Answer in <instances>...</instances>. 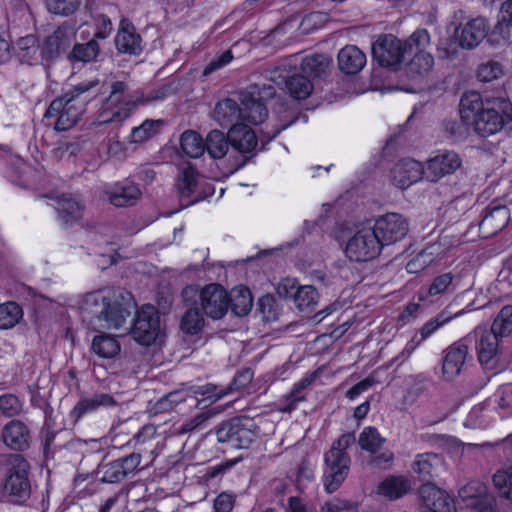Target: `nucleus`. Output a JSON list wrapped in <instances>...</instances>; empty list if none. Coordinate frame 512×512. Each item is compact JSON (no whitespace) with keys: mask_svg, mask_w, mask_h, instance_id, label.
Instances as JSON below:
<instances>
[{"mask_svg":"<svg viewBox=\"0 0 512 512\" xmlns=\"http://www.w3.org/2000/svg\"><path fill=\"white\" fill-rule=\"evenodd\" d=\"M450 319H452V316H448L446 315V313H441L434 319H431L428 322H426L419 331L420 338L417 340L413 338L410 342H408L404 349L395 358L391 360V363H404L422 341L430 337L440 327L449 322Z\"/></svg>","mask_w":512,"mask_h":512,"instance_id":"nucleus-26","label":"nucleus"},{"mask_svg":"<svg viewBox=\"0 0 512 512\" xmlns=\"http://www.w3.org/2000/svg\"><path fill=\"white\" fill-rule=\"evenodd\" d=\"M243 92L246 94H250V96L256 98V100L262 103L269 99H272L276 94L275 88L272 85L267 84H252Z\"/></svg>","mask_w":512,"mask_h":512,"instance_id":"nucleus-60","label":"nucleus"},{"mask_svg":"<svg viewBox=\"0 0 512 512\" xmlns=\"http://www.w3.org/2000/svg\"><path fill=\"white\" fill-rule=\"evenodd\" d=\"M305 388V382H300L294 385L291 392L286 396V404L280 408L282 412H291L296 409L297 404L304 400L302 393Z\"/></svg>","mask_w":512,"mask_h":512,"instance_id":"nucleus-62","label":"nucleus"},{"mask_svg":"<svg viewBox=\"0 0 512 512\" xmlns=\"http://www.w3.org/2000/svg\"><path fill=\"white\" fill-rule=\"evenodd\" d=\"M287 88L295 99H306L313 91L311 80L304 76L295 74L289 78Z\"/></svg>","mask_w":512,"mask_h":512,"instance_id":"nucleus-49","label":"nucleus"},{"mask_svg":"<svg viewBox=\"0 0 512 512\" xmlns=\"http://www.w3.org/2000/svg\"><path fill=\"white\" fill-rule=\"evenodd\" d=\"M403 44L407 54L425 51L430 44V34L426 29H418Z\"/></svg>","mask_w":512,"mask_h":512,"instance_id":"nucleus-56","label":"nucleus"},{"mask_svg":"<svg viewBox=\"0 0 512 512\" xmlns=\"http://www.w3.org/2000/svg\"><path fill=\"white\" fill-rule=\"evenodd\" d=\"M141 455L131 453L128 456L104 464L101 468L102 481L106 483H117L122 481L128 474L134 472L140 465Z\"/></svg>","mask_w":512,"mask_h":512,"instance_id":"nucleus-20","label":"nucleus"},{"mask_svg":"<svg viewBox=\"0 0 512 512\" xmlns=\"http://www.w3.org/2000/svg\"><path fill=\"white\" fill-rule=\"evenodd\" d=\"M203 312L212 319H221L229 310L228 292L220 284H209L200 293Z\"/></svg>","mask_w":512,"mask_h":512,"instance_id":"nucleus-15","label":"nucleus"},{"mask_svg":"<svg viewBox=\"0 0 512 512\" xmlns=\"http://www.w3.org/2000/svg\"><path fill=\"white\" fill-rule=\"evenodd\" d=\"M91 349L99 357L111 359L120 353L121 346L114 336L102 333L93 338Z\"/></svg>","mask_w":512,"mask_h":512,"instance_id":"nucleus-39","label":"nucleus"},{"mask_svg":"<svg viewBox=\"0 0 512 512\" xmlns=\"http://www.w3.org/2000/svg\"><path fill=\"white\" fill-rule=\"evenodd\" d=\"M424 175L425 169L423 164L414 159H402L391 170V180L400 189L410 187L422 179Z\"/></svg>","mask_w":512,"mask_h":512,"instance_id":"nucleus-18","label":"nucleus"},{"mask_svg":"<svg viewBox=\"0 0 512 512\" xmlns=\"http://www.w3.org/2000/svg\"><path fill=\"white\" fill-rule=\"evenodd\" d=\"M449 248L450 245L445 238L426 246L406 264L407 272L416 274L423 271L437 260L442 259Z\"/></svg>","mask_w":512,"mask_h":512,"instance_id":"nucleus-19","label":"nucleus"},{"mask_svg":"<svg viewBox=\"0 0 512 512\" xmlns=\"http://www.w3.org/2000/svg\"><path fill=\"white\" fill-rule=\"evenodd\" d=\"M257 426L249 417H236L222 423L216 431L219 442L230 443L234 448H247L257 436Z\"/></svg>","mask_w":512,"mask_h":512,"instance_id":"nucleus-6","label":"nucleus"},{"mask_svg":"<svg viewBox=\"0 0 512 512\" xmlns=\"http://www.w3.org/2000/svg\"><path fill=\"white\" fill-rule=\"evenodd\" d=\"M254 377V372L250 368H245L239 371L233 379V382L229 384L226 389H220L218 393L211 394L208 398H213L214 401L222 398L223 396L232 393L234 391H239L245 388L248 384L251 383Z\"/></svg>","mask_w":512,"mask_h":512,"instance_id":"nucleus-48","label":"nucleus"},{"mask_svg":"<svg viewBox=\"0 0 512 512\" xmlns=\"http://www.w3.org/2000/svg\"><path fill=\"white\" fill-rule=\"evenodd\" d=\"M512 27V0L504 1L500 7L498 21L492 30V37L498 38L496 43L507 42L510 39V28Z\"/></svg>","mask_w":512,"mask_h":512,"instance_id":"nucleus-38","label":"nucleus"},{"mask_svg":"<svg viewBox=\"0 0 512 512\" xmlns=\"http://www.w3.org/2000/svg\"><path fill=\"white\" fill-rule=\"evenodd\" d=\"M117 401L111 394L98 393L91 398H83L79 400L69 412V419L75 424L86 415L96 412L101 408L113 407Z\"/></svg>","mask_w":512,"mask_h":512,"instance_id":"nucleus-21","label":"nucleus"},{"mask_svg":"<svg viewBox=\"0 0 512 512\" xmlns=\"http://www.w3.org/2000/svg\"><path fill=\"white\" fill-rule=\"evenodd\" d=\"M99 53V46L95 39L90 40L85 44H76L69 58L72 61H79L83 63L91 62L96 59Z\"/></svg>","mask_w":512,"mask_h":512,"instance_id":"nucleus-51","label":"nucleus"},{"mask_svg":"<svg viewBox=\"0 0 512 512\" xmlns=\"http://www.w3.org/2000/svg\"><path fill=\"white\" fill-rule=\"evenodd\" d=\"M480 335L477 346L478 359L482 365L492 367L499 351L500 337L491 330H476Z\"/></svg>","mask_w":512,"mask_h":512,"instance_id":"nucleus-31","label":"nucleus"},{"mask_svg":"<svg viewBox=\"0 0 512 512\" xmlns=\"http://www.w3.org/2000/svg\"><path fill=\"white\" fill-rule=\"evenodd\" d=\"M383 246L372 226L358 229L346 244V256L355 262H366L375 259Z\"/></svg>","mask_w":512,"mask_h":512,"instance_id":"nucleus-7","label":"nucleus"},{"mask_svg":"<svg viewBox=\"0 0 512 512\" xmlns=\"http://www.w3.org/2000/svg\"><path fill=\"white\" fill-rule=\"evenodd\" d=\"M372 228L384 247L404 239L408 234L409 224L401 214L387 213L378 217Z\"/></svg>","mask_w":512,"mask_h":512,"instance_id":"nucleus-13","label":"nucleus"},{"mask_svg":"<svg viewBox=\"0 0 512 512\" xmlns=\"http://www.w3.org/2000/svg\"><path fill=\"white\" fill-rule=\"evenodd\" d=\"M462 166V158L453 150H440L427 162L425 177L431 182H437L447 175L454 174Z\"/></svg>","mask_w":512,"mask_h":512,"instance_id":"nucleus-14","label":"nucleus"},{"mask_svg":"<svg viewBox=\"0 0 512 512\" xmlns=\"http://www.w3.org/2000/svg\"><path fill=\"white\" fill-rule=\"evenodd\" d=\"M139 97L130 90L129 83L116 80L110 84L109 95L102 100L96 120L100 125L120 124L126 121L138 106Z\"/></svg>","mask_w":512,"mask_h":512,"instance_id":"nucleus-3","label":"nucleus"},{"mask_svg":"<svg viewBox=\"0 0 512 512\" xmlns=\"http://www.w3.org/2000/svg\"><path fill=\"white\" fill-rule=\"evenodd\" d=\"M454 274L446 272L436 276L427 289L429 296H438L445 293L452 292L455 289Z\"/></svg>","mask_w":512,"mask_h":512,"instance_id":"nucleus-54","label":"nucleus"},{"mask_svg":"<svg viewBox=\"0 0 512 512\" xmlns=\"http://www.w3.org/2000/svg\"><path fill=\"white\" fill-rule=\"evenodd\" d=\"M330 66V59L323 54H314L302 59L301 70L312 78L326 75Z\"/></svg>","mask_w":512,"mask_h":512,"instance_id":"nucleus-43","label":"nucleus"},{"mask_svg":"<svg viewBox=\"0 0 512 512\" xmlns=\"http://www.w3.org/2000/svg\"><path fill=\"white\" fill-rule=\"evenodd\" d=\"M104 91L105 82L98 77H91L83 79L66 92L85 110L86 105L97 99Z\"/></svg>","mask_w":512,"mask_h":512,"instance_id":"nucleus-25","label":"nucleus"},{"mask_svg":"<svg viewBox=\"0 0 512 512\" xmlns=\"http://www.w3.org/2000/svg\"><path fill=\"white\" fill-rule=\"evenodd\" d=\"M74 38L75 30L72 25L64 23L59 26L44 42L43 50L45 59L56 57L61 51L69 47Z\"/></svg>","mask_w":512,"mask_h":512,"instance_id":"nucleus-27","label":"nucleus"},{"mask_svg":"<svg viewBox=\"0 0 512 512\" xmlns=\"http://www.w3.org/2000/svg\"><path fill=\"white\" fill-rule=\"evenodd\" d=\"M84 109L67 92L54 99L45 112V118L53 120L57 131H67L80 119Z\"/></svg>","mask_w":512,"mask_h":512,"instance_id":"nucleus-9","label":"nucleus"},{"mask_svg":"<svg viewBox=\"0 0 512 512\" xmlns=\"http://www.w3.org/2000/svg\"><path fill=\"white\" fill-rule=\"evenodd\" d=\"M60 220L65 225H70L81 215L80 203L70 195H60L55 197Z\"/></svg>","mask_w":512,"mask_h":512,"instance_id":"nucleus-40","label":"nucleus"},{"mask_svg":"<svg viewBox=\"0 0 512 512\" xmlns=\"http://www.w3.org/2000/svg\"><path fill=\"white\" fill-rule=\"evenodd\" d=\"M411 489V482L405 476L390 475L379 483L377 493L389 500H397Z\"/></svg>","mask_w":512,"mask_h":512,"instance_id":"nucleus-34","label":"nucleus"},{"mask_svg":"<svg viewBox=\"0 0 512 512\" xmlns=\"http://www.w3.org/2000/svg\"><path fill=\"white\" fill-rule=\"evenodd\" d=\"M337 59L339 69L347 75L357 74L366 64V55L355 45L343 47Z\"/></svg>","mask_w":512,"mask_h":512,"instance_id":"nucleus-29","label":"nucleus"},{"mask_svg":"<svg viewBox=\"0 0 512 512\" xmlns=\"http://www.w3.org/2000/svg\"><path fill=\"white\" fill-rule=\"evenodd\" d=\"M22 318V309L15 302H6L0 305V328L9 329L15 326Z\"/></svg>","mask_w":512,"mask_h":512,"instance_id":"nucleus-53","label":"nucleus"},{"mask_svg":"<svg viewBox=\"0 0 512 512\" xmlns=\"http://www.w3.org/2000/svg\"><path fill=\"white\" fill-rule=\"evenodd\" d=\"M355 441L354 433H345L333 442L330 450L325 454L328 471L324 477V485L328 493L335 492L347 477L351 459L346 450Z\"/></svg>","mask_w":512,"mask_h":512,"instance_id":"nucleus-4","label":"nucleus"},{"mask_svg":"<svg viewBox=\"0 0 512 512\" xmlns=\"http://www.w3.org/2000/svg\"><path fill=\"white\" fill-rule=\"evenodd\" d=\"M318 298L317 290L311 285L300 286L293 294V301L300 311L312 310Z\"/></svg>","mask_w":512,"mask_h":512,"instance_id":"nucleus-47","label":"nucleus"},{"mask_svg":"<svg viewBox=\"0 0 512 512\" xmlns=\"http://www.w3.org/2000/svg\"><path fill=\"white\" fill-rule=\"evenodd\" d=\"M228 140L232 148L242 154L254 155L258 146L254 130L242 123L231 126L228 131Z\"/></svg>","mask_w":512,"mask_h":512,"instance_id":"nucleus-24","label":"nucleus"},{"mask_svg":"<svg viewBox=\"0 0 512 512\" xmlns=\"http://www.w3.org/2000/svg\"><path fill=\"white\" fill-rule=\"evenodd\" d=\"M215 118L221 125H229L242 120L241 102L228 98L219 102L215 108Z\"/></svg>","mask_w":512,"mask_h":512,"instance_id":"nucleus-41","label":"nucleus"},{"mask_svg":"<svg viewBox=\"0 0 512 512\" xmlns=\"http://www.w3.org/2000/svg\"><path fill=\"white\" fill-rule=\"evenodd\" d=\"M133 92L135 96H138L140 98L138 101V105H148L164 101L170 95L173 94L174 90L171 87V85H162L160 87L152 89L147 93L139 89L134 90Z\"/></svg>","mask_w":512,"mask_h":512,"instance_id":"nucleus-52","label":"nucleus"},{"mask_svg":"<svg viewBox=\"0 0 512 512\" xmlns=\"http://www.w3.org/2000/svg\"><path fill=\"white\" fill-rule=\"evenodd\" d=\"M115 45L122 53L138 55L142 51L140 36L135 33L134 27L125 21L121 22L115 38Z\"/></svg>","mask_w":512,"mask_h":512,"instance_id":"nucleus-33","label":"nucleus"},{"mask_svg":"<svg viewBox=\"0 0 512 512\" xmlns=\"http://www.w3.org/2000/svg\"><path fill=\"white\" fill-rule=\"evenodd\" d=\"M467 505L478 512H495L496 502L494 496L488 493L486 489L485 492L477 495V497Z\"/></svg>","mask_w":512,"mask_h":512,"instance_id":"nucleus-59","label":"nucleus"},{"mask_svg":"<svg viewBox=\"0 0 512 512\" xmlns=\"http://www.w3.org/2000/svg\"><path fill=\"white\" fill-rule=\"evenodd\" d=\"M192 130L182 133L179 140V147L175 149L173 161L178 166L180 175L177 180V189L182 197L187 198L185 206H190L192 200Z\"/></svg>","mask_w":512,"mask_h":512,"instance_id":"nucleus-8","label":"nucleus"},{"mask_svg":"<svg viewBox=\"0 0 512 512\" xmlns=\"http://www.w3.org/2000/svg\"><path fill=\"white\" fill-rule=\"evenodd\" d=\"M164 126L161 119H147L141 125L134 127L129 135L130 143H143L160 132Z\"/></svg>","mask_w":512,"mask_h":512,"instance_id":"nucleus-44","label":"nucleus"},{"mask_svg":"<svg viewBox=\"0 0 512 512\" xmlns=\"http://www.w3.org/2000/svg\"><path fill=\"white\" fill-rule=\"evenodd\" d=\"M258 308L266 321H273L277 318L275 299L271 295H264L258 301Z\"/></svg>","mask_w":512,"mask_h":512,"instance_id":"nucleus-63","label":"nucleus"},{"mask_svg":"<svg viewBox=\"0 0 512 512\" xmlns=\"http://www.w3.org/2000/svg\"><path fill=\"white\" fill-rule=\"evenodd\" d=\"M506 104L500 101L484 103L476 92L466 93L460 100L462 122L471 125L481 137H489L502 130L505 125Z\"/></svg>","mask_w":512,"mask_h":512,"instance_id":"nucleus-2","label":"nucleus"},{"mask_svg":"<svg viewBox=\"0 0 512 512\" xmlns=\"http://www.w3.org/2000/svg\"><path fill=\"white\" fill-rule=\"evenodd\" d=\"M500 338L512 333V306H504L494 319L491 329Z\"/></svg>","mask_w":512,"mask_h":512,"instance_id":"nucleus-50","label":"nucleus"},{"mask_svg":"<svg viewBox=\"0 0 512 512\" xmlns=\"http://www.w3.org/2000/svg\"><path fill=\"white\" fill-rule=\"evenodd\" d=\"M420 496L425 506V512H456L454 501L446 491L434 486L423 485Z\"/></svg>","mask_w":512,"mask_h":512,"instance_id":"nucleus-22","label":"nucleus"},{"mask_svg":"<svg viewBox=\"0 0 512 512\" xmlns=\"http://www.w3.org/2000/svg\"><path fill=\"white\" fill-rule=\"evenodd\" d=\"M14 51L22 63L29 65L38 63L45 59L43 47L35 35H27L19 38L14 46Z\"/></svg>","mask_w":512,"mask_h":512,"instance_id":"nucleus-30","label":"nucleus"},{"mask_svg":"<svg viewBox=\"0 0 512 512\" xmlns=\"http://www.w3.org/2000/svg\"><path fill=\"white\" fill-rule=\"evenodd\" d=\"M2 440L9 449L24 451L29 447L30 431L20 420H11L3 427Z\"/></svg>","mask_w":512,"mask_h":512,"instance_id":"nucleus-28","label":"nucleus"},{"mask_svg":"<svg viewBox=\"0 0 512 512\" xmlns=\"http://www.w3.org/2000/svg\"><path fill=\"white\" fill-rule=\"evenodd\" d=\"M238 99L241 102L242 120L257 125L264 122L268 117L265 104L253 98L250 94L240 92Z\"/></svg>","mask_w":512,"mask_h":512,"instance_id":"nucleus-35","label":"nucleus"},{"mask_svg":"<svg viewBox=\"0 0 512 512\" xmlns=\"http://www.w3.org/2000/svg\"><path fill=\"white\" fill-rule=\"evenodd\" d=\"M466 339L459 340L444 350L442 373L446 380H453L462 372L468 356Z\"/></svg>","mask_w":512,"mask_h":512,"instance_id":"nucleus-16","label":"nucleus"},{"mask_svg":"<svg viewBox=\"0 0 512 512\" xmlns=\"http://www.w3.org/2000/svg\"><path fill=\"white\" fill-rule=\"evenodd\" d=\"M385 442L386 439L372 426L365 427L358 437L360 448L370 454L378 453Z\"/></svg>","mask_w":512,"mask_h":512,"instance_id":"nucleus-45","label":"nucleus"},{"mask_svg":"<svg viewBox=\"0 0 512 512\" xmlns=\"http://www.w3.org/2000/svg\"><path fill=\"white\" fill-rule=\"evenodd\" d=\"M503 74V68L499 62L488 61L482 63L477 70V77L482 82H491Z\"/></svg>","mask_w":512,"mask_h":512,"instance_id":"nucleus-58","label":"nucleus"},{"mask_svg":"<svg viewBox=\"0 0 512 512\" xmlns=\"http://www.w3.org/2000/svg\"><path fill=\"white\" fill-rule=\"evenodd\" d=\"M229 308L239 317L247 315L253 307V297L245 286H236L228 293Z\"/></svg>","mask_w":512,"mask_h":512,"instance_id":"nucleus-36","label":"nucleus"},{"mask_svg":"<svg viewBox=\"0 0 512 512\" xmlns=\"http://www.w3.org/2000/svg\"><path fill=\"white\" fill-rule=\"evenodd\" d=\"M372 55L380 66L397 70L407 53L400 39L392 34H386L380 36L372 45Z\"/></svg>","mask_w":512,"mask_h":512,"instance_id":"nucleus-12","label":"nucleus"},{"mask_svg":"<svg viewBox=\"0 0 512 512\" xmlns=\"http://www.w3.org/2000/svg\"><path fill=\"white\" fill-rule=\"evenodd\" d=\"M510 220V211L504 205L488 206L479 223L482 237H490L504 229Z\"/></svg>","mask_w":512,"mask_h":512,"instance_id":"nucleus-23","label":"nucleus"},{"mask_svg":"<svg viewBox=\"0 0 512 512\" xmlns=\"http://www.w3.org/2000/svg\"><path fill=\"white\" fill-rule=\"evenodd\" d=\"M229 145L228 135L225 136L221 131H211L205 142L198 133L194 132V159L203 155L205 151L212 158L221 159L226 155Z\"/></svg>","mask_w":512,"mask_h":512,"instance_id":"nucleus-17","label":"nucleus"},{"mask_svg":"<svg viewBox=\"0 0 512 512\" xmlns=\"http://www.w3.org/2000/svg\"><path fill=\"white\" fill-rule=\"evenodd\" d=\"M494 403L505 414L512 412V383L501 385L494 394Z\"/></svg>","mask_w":512,"mask_h":512,"instance_id":"nucleus-57","label":"nucleus"},{"mask_svg":"<svg viewBox=\"0 0 512 512\" xmlns=\"http://www.w3.org/2000/svg\"><path fill=\"white\" fill-rule=\"evenodd\" d=\"M81 0H44L48 12L58 16H69L80 6Z\"/></svg>","mask_w":512,"mask_h":512,"instance_id":"nucleus-55","label":"nucleus"},{"mask_svg":"<svg viewBox=\"0 0 512 512\" xmlns=\"http://www.w3.org/2000/svg\"><path fill=\"white\" fill-rule=\"evenodd\" d=\"M454 19L459 21L454 36L463 49L471 50L477 47L488 34L489 23L485 17L466 18L463 11H458Z\"/></svg>","mask_w":512,"mask_h":512,"instance_id":"nucleus-10","label":"nucleus"},{"mask_svg":"<svg viewBox=\"0 0 512 512\" xmlns=\"http://www.w3.org/2000/svg\"><path fill=\"white\" fill-rule=\"evenodd\" d=\"M441 464V458L434 453L417 455L412 464V470L422 481H429L434 477L437 467Z\"/></svg>","mask_w":512,"mask_h":512,"instance_id":"nucleus-37","label":"nucleus"},{"mask_svg":"<svg viewBox=\"0 0 512 512\" xmlns=\"http://www.w3.org/2000/svg\"><path fill=\"white\" fill-rule=\"evenodd\" d=\"M493 483L500 497L512 502V464L495 472Z\"/></svg>","mask_w":512,"mask_h":512,"instance_id":"nucleus-46","label":"nucleus"},{"mask_svg":"<svg viewBox=\"0 0 512 512\" xmlns=\"http://www.w3.org/2000/svg\"><path fill=\"white\" fill-rule=\"evenodd\" d=\"M129 332L135 341L144 346L154 343L160 332V319L157 309L150 304L143 305L136 311Z\"/></svg>","mask_w":512,"mask_h":512,"instance_id":"nucleus-11","label":"nucleus"},{"mask_svg":"<svg viewBox=\"0 0 512 512\" xmlns=\"http://www.w3.org/2000/svg\"><path fill=\"white\" fill-rule=\"evenodd\" d=\"M434 66V57L425 51L416 52L406 65V73L411 79L427 75Z\"/></svg>","mask_w":512,"mask_h":512,"instance_id":"nucleus-42","label":"nucleus"},{"mask_svg":"<svg viewBox=\"0 0 512 512\" xmlns=\"http://www.w3.org/2000/svg\"><path fill=\"white\" fill-rule=\"evenodd\" d=\"M21 411V403L13 394H4L0 396V412L6 416L12 417Z\"/></svg>","mask_w":512,"mask_h":512,"instance_id":"nucleus-61","label":"nucleus"},{"mask_svg":"<svg viewBox=\"0 0 512 512\" xmlns=\"http://www.w3.org/2000/svg\"><path fill=\"white\" fill-rule=\"evenodd\" d=\"M132 294L121 288H104L87 293L81 304L83 312L96 318L106 329L127 328V321L136 311Z\"/></svg>","mask_w":512,"mask_h":512,"instance_id":"nucleus-1","label":"nucleus"},{"mask_svg":"<svg viewBox=\"0 0 512 512\" xmlns=\"http://www.w3.org/2000/svg\"><path fill=\"white\" fill-rule=\"evenodd\" d=\"M231 464L209 466L205 469H200L196 473L197 482L207 484L210 480L219 477L223 472L229 468Z\"/></svg>","mask_w":512,"mask_h":512,"instance_id":"nucleus-64","label":"nucleus"},{"mask_svg":"<svg viewBox=\"0 0 512 512\" xmlns=\"http://www.w3.org/2000/svg\"><path fill=\"white\" fill-rule=\"evenodd\" d=\"M108 198L116 207L134 205L141 196L139 187L131 182L116 184L108 192Z\"/></svg>","mask_w":512,"mask_h":512,"instance_id":"nucleus-32","label":"nucleus"},{"mask_svg":"<svg viewBox=\"0 0 512 512\" xmlns=\"http://www.w3.org/2000/svg\"><path fill=\"white\" fill-rule=\"evenodd\" d=\"M3 485L4 494L10 503L23 505L30 498L29 463L21 455L9 459Z\"/></svg>","mask_w":512,"mask_h":512,"instance_id":"nucleus-5","label":"nucleus"}]
</instances>
